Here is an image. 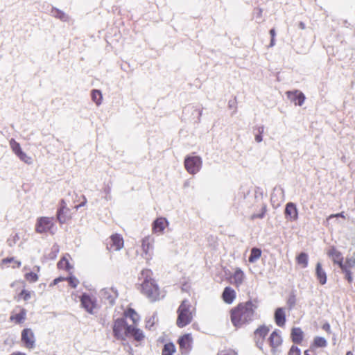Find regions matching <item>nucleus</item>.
Wrapping results in <instances>:
<instances>
[{
    "label": "nucleus",
    "mask_w": 355,
    "mask_h": 355,
    "mask_svg": "<svg viewBox=\"0 0 355 355\" xmlns=\"http://www.w3.org/2000/svg\"><path fill=\"white\" fill-rule=\"evenodd\" d=\"M296 302V299L295 295H291L289 296L288 300H287V304L288 305L289 308H292L294 306Z\"/></svg>",
    "instance_id": "42"
},
{
    "label": "nucleus",
    "mask_w": 355,
    "mask_h": 355,
    "mask_svg": "<svg viewBox=\"0 0 355 355\" xmlns=\"http://www.w3.org/2000/svg\"><path fill=\"white\" fill-rule=\"evenodd\" d=\"M55 227L54 219L52 217H40L35 223V232L39 234H53Z\"/></svg>",
    "instance_id": "7"
},
{
    "label": "nucleus",
    "mask_w": 355,
    "mask_h": 355,
    "mask_svg": "<svg viewBox=\"0 0 355 355\" xmlns=\"http://www.w3.org/2000/svg\"><path fill=\"white\" fill-rule=\"evenodd\" d=\"M266 212V207L264 206L261 209V211L259 214H253L251 216V219L254 220L256 218H262L264 217Z\"/></svg>",
    "instance_id": "41"
},
{
    "label": "nucleus",
    "mask_w": 355,
    "mask_h": 355,
    "mask_svg": "<svg viewBox=\"0 0 355 355\" xmlns=\"http://www.w3.org/2000/svg\"><path fill=\"white\" fill-rule=\"evenodd\" d=\"M275 321L277 326L283 327L286 324V314L283 308H277L275 312Z\"/></svg>",
    "instance_id": "23"
},
{
    "label": "nucleus",
    "mask_w": 355,
    "mask_h": 355,
    "mask_svg": "<svg viewBox=\"0 0 355 355\" xmlns=\"http://www.w3.org/2000/svg\"><path fill=\"white\" fill-rule=\"evenodd\" d=\"M285 218L288 221H295L298 218V210L295 204L288 202L284 211Z\"/></svg>",
    "instance_id": "16"
},
{
    "label": "nucleus",
    "mask_w": 355,
    "mask_h": 355,
    "mask_svg": "<svg viewBox=\"0 0 355 355\" xmlns=\"http://www.w3.org/2000/svg\"><path fill=\"white\" fill-rule=\"evenodd\" d=\"M268 340L270 346L274 349L278 347L282 343V337L277 331H272Z\"/></svg>",
    "instance_id": "24"
},
{
    "label": "nucleus",
    "mask_w": 355,
    "mask_h": 355,
    "mask_svg": "<svg viewBox=\"0 0 355 355\" xmlns=\"http://www.w3.org/2000/svg\"><path fill=\"white\" fill-rule=\"evenodd\" d=\"M9 143L12 152L17 156L22 151L20 144L14 139H11Z\"/></svg>",
    "instance_id": "34"
},
{
    "label": "nucleus",
    "mask_w": 355,
    "mask_h": 355,
    "mask_svg": "<svg viewBox=\"0 0 355 355\" xmlns=\"http://www.w3.org/2000/svg\"><path fill=\"white\" fill-rule=\"evenodd\" d=\"M345 265L347 266V268L350 270L353 266H355V252L354 253V257L352 258H347Z\"/></svg>",
    "instance_id": "39"
},
{
    "label": "nucleus",
    "mask_w": 355,
    "mask_h": 355,
    "mask_svg": "<svg viewBox=\"0 0 355 355\" xmlns=\"http://www.w3.org/2000/svg\"><path fill=\"white\" fill-rule=\"evenodd\" d=\"M124 316L125 318H130L132 322V324L135 327H137L139 322L140 321V316L136 312V311L132 308H128L124 311Z\"/></svg>",
    "instance_id": "26"
},
{
    "label": "nucleus",
    "mask_w": 355,
    "mask_h": 355,
    "mask_svg": "<svg viewBox=\"0 0 355 355\" xmlns=\"http://www.w3.org/2000/svg\"><path fill=\"white\" fill-rule=\"evenodd\" d=\"M105 245L109 252L119 251L123 248L124 240L121 234L115 233L106 240Z\"/></svg>",
    "instance_id": "10"
},
{
    "label": "nucleus",
    "mask_w": 355,
    "mask_h": 355,
    "mask_svg": "<svg viewBox=\"0 0 355 355\" xmlns=\"http://www.w3.org/2000/svg\"><path fill=\"white\" fill-rule=\"evenodd\" d=\"M308 255L304 252H301L296 257V262L298 265L301 266L302 268H306L308 266Z\"/></svg>",
    "instance_id": "30"
},
{
    "label": "nucleus",
    "mask_w": 355,
    "mask_h": 355,
    "mask_svg": "<svg viewBox=\"0 0 355 355\" xmlns=\"http://www.w3.org/2000/svg\"><path fill=\"white\" fill-rule=\"evenodd\" d=\"M346 355H353V354L352 352L349 351L346 353Z\"/></svg>",
    "instance_id": "49"
},
{
    "label": "nucleus",
    "mask_w": 355,
    "mask_h": 355,
    "mask_svg": "<svg viewBox=\"0 0 355 355\" xmlns=\"http://www.w3.org/2000/svg\"><path fill=\"white\" fill-rule=\"evenodd\" d=\"M168 225V222L164 218H158L153 223V232L154 233H162L166 227Z\"/></svg>",
    "instance_id": "22"
},
{
    "label": "nucleus",
    "mask_w": 355,
    "mask_h": 355,
    "mask_svg": "<svg viewBox=\"0 0 355 355\" xmlns=\"http://www.w3.org/2000/svg\"><path fill=\"white\" fill-rule=\"evenodd\" d=\"M24 278L29 283H35L38 281L39 275L35 272H29L25 273Z\"/></svg>",
    "instance_id": "33"
},
{
    "label": "nucleus",
    "mask_w": 355,
    "mask_h": 355,
    "mask_svg": "<svg viewBox=\"0 0 355 355\" xmlns=\"http://www.w3.org/2000/svg\"><path fill=\"white\" fill-rule=\"evenodd\" d=\"M231 278L233 279V284L236 288H239L244 282L245 274L241 268H237L235 269L234 273L231 276Z\"/></svg>",
    "instance_id": "21"
},
{
    "label": "nucleus",
    "mask_w": 355,
    "mask_h": 355,
    "mask_svg": "<svg viewBox=\"0 0 355 355\" xmlns=\"http://www.w3.org/2000/svg\"><path fill=\"white\" fill-rule=\"evenodd\" d=\"M92 101L96 104L100 105L102 101V94L99 90L94 89L92 92Z\"/></svg>",
    "instance_id": "35"
},
{
    "label": "nucleus",
    "mask_w": 355,
    "mask_h": 355,
    "mask_svg": "<svg viewBox=\"0 0 355 355\" xmlns=\"http://www.w3.org/2000/svg\"><path fill=\"white\" fill-rule=\"evenodd\" d=\"M144 279L140 284V292L150 302H155L164 299L166 292L162 289L153 277V272L150 269H144L141 272Z\"/></svg>",
    "instance_id": "2"
},
{
    "label": "nucleus",
    "mask_w": 355,
    "mask_h": 355,
    "mask_svg": "<svg viewBox=\"0 0 355 355\" xmlns=\"http://www.w3.org/2000/svg\"><path fill=\"white\" fill-rule=\"evenodd\" d=\"M176 352V348L173 343H166L162 350V355H173Z\"/></svg>",
    "instance_id": "29"
},
{
    "label": "nucleus",
    "mask_w": 355,
    "mask_h": 355,
    "mask_svg": "<svg viewBox=\"0 0 355 355\" xmlns=\"http://www.w3.org/2000/svg\"><path fill=\"white\" fill-rule=\"evenodd\" d=\"M315 275L317 279L320 282V284L324 285L327 282V275L325 271L322 267V264L320 263H318L315 266Z\"/></svg>",
    "instance_id": "28"
},
{
    "label": "nucleus",
    "mask_w": 355,
    "mask_h": 355,
    "mask_svg": "<svg viewBox=\"0 0 355 355\" xmlns=\"http://www.w3.org/2000/svg\"><path fill=\"white\" fill-rule=\"evenodd\" d=\"M286 95L287 97L295 103V105L301 106L305 101V96L302 92L298 90L287 92Z\"/></svg>",
    "instance_id": "17"
},
{
    "label": "nucleus",
    "mask_w": 355,
    "mask_h": 355,
    "mask_svg": "<svg viewBox=\"0 0 355 355\" xmlns=\"http://www.w3.org/2000/svg\"><path fill=\"white\" fill-rule=\"evenodd\" d=\"M201 159L198 156L187 157L184 160L186 170L191 174H196L200 168Z\"/></svg>",
    "instance_id": "13"
},
{
    "label": "nucleus",
    "mask_w": 355,
    "mask_h": 355,
    "mask_svg": "<svg viewBox=\"0 0 355 355\" xmlns=\"http://www.w3.org/2000/svg\"><path fill=\"white\" fill-rule=\"evenodd\" d=\"M327 255L331 259L335 264H338L342 272L345 274V277L349 283L353 282L352 272L347 268V266L343 263V257L342 253L335 247H331L327 252Z\"/></svg>",
    "instance_id": "5"
},
{
    "label": "nucleus",
    "mask_w": 355,
    "mask_h": 355,
    "mask_svg": "<svg viewBox=\"0 0 355 355\" xmlns=\"http://www.w3.org/2000/svg\"><path fill=\"white\" fill-rule=\"evenodd\" d=\"M10 286L16 293L19 292L17 295L14 297L15 300L17 302L21 300L27 302L31 298L33 294V291L26 289V282L23 280H15L10 284Z\"/></svg>",
    "instance_id": "6"
},
{
    "label": "nucleus",
    "mask_w": 355,
    "mask_h": 355,
    "mask_svg": "<svg viewBox=\"0 0 355 355\" xmlns=\"http://www.w3.org/2000/svg\"><path fill=\"white\" fill-rule=\"evenodd\" d=\"M257 133L255 135V140L257 142H261L262 141V134L264 131V127L260 126L257 128Z\"/></svg>",
    "instance_id": "38"
},
{
    "label": "nucleus",
    "mask_w": 355,
    "mask_h": 355,
    "mask_svg": "<svg viewBox=\"0 0 355 355\" xmlns=\"http://www.w3.org/2000/svg\"><path fill=\"white\" fill-rule=\"evenodd\" d=\"M338 217H340V218H345V216L344 215V212H340V213H338V214H331L329 216V218H338Z\"/></svg>",
    "instance_id": "44"
},
{
    "label": "nucleus",
    "mask_w": 355,
    "mask_h": 355,
    "mask_svg": "<svg viewBox=\"0 0 355 355\" xmlns=\"http://www.w3.org/2000/svg\"><path fill=\"white\" fill-rule=\"evenodd\" d=\"M193 342V338L190 333L185 334L178 338V344L182 354H187L191 350Z\"/></svg>",
    "instance_id": "11"
},
{
    "label": "nucleus",
    "mask_w": 355,
    "mask_h": 355,
    "mask_svg": "<svg viewBox=\"0 0 355 355\" xmlns=\"http://www.w3.org/2000/svg\"><path fill=\"white\" fill-rule=\"evenodd\" d=\"M81 206H82V205H76V206H75V208H76V209H78L80 207H81Z\"/></svg>",
    "instance_id": "50"
},
{
    "label": "nucleus",
    "mask_w": 355,
    "mask_h": 355,
    "mask_svg": "<svg viewBox=\"0 0 355 355\" xmlns=\"http://www.w3.org/2000/svg\"><path fill=\"white\" fill-rule=\"evenodd\" d=\"M322 329H324L327 333H331V327L329 323H325L322 325Z\"/></svg>",
    "instance_id": "45"
},
{
    "label": "nucleus",
    "mask_w": 355,
    "mask_h": 355,
    "mask_svg": "<svg viewBox=\"0 0 355 355\" xmlns=\"http://www.w3.org/2000/svg\"><path fill=\"white\" fill-rule=\"evenodd\" d=\"M69 259H71V257L68 254L63 256L57 263L58 268L70 272L73 266L69 262Z\"/></svg>",
    "instance_id": "25"
},
{
    "label": "nucleus",
    "mask_w": 355,
    "mask_h": 355,
    "mask_svg": "<svg viewBox=\"0 0 355 355\" xmlns=\"http://www.w3.org/2000/svg\"><path fill=\"white\" fill-rule=\"evenodd\" d=\"M80 300L81 306L89 313L93 314L97 306L96 298L89 294L83 293Z\"/></svg>",
    "instance_id": "12"
},
{
    "label": "nucleus",
    "mask_w": 355,
    "mask_h": 355,
    "mask_svg": "<svg viewBox=\"0 0 355 355\" xmlns=\"http://www.w3.org/2000/svg\"><path fill=\"white\" fill-rule=\"evenodd\" d=\"M60 17L61 19H63V20H64V19H65L66 16H65V15H64V13H61V15H60V17Z\"/></svg>",
    "instance_id": "48"
},
{
    "label": "nucleus",
    "mask_w": 355,
    "mask_h": 355,
    "mask_svg": "<svg viewBox=\"0 0 355 355\" xmlns=\"http://www.w3.org/2000/svg\"><path fill=\"white\" fill-rule=\"evenodd\" d=\"M10 355H26V354L24 352H15L12 353Z\"/></svg>",
    "instance_id": "47"
},
{
    "label": "nucleus",
    "mask_w": 355,
    "mask_h": 355,
    "mask_svg": "<svg viewBox=\"0 0 355 355\" xmlns=\"http://www.w3.org/2000/svg\"><path fill=\"white\" fill-rule=\"evenodd\" d=\"M60 207L57 211V219L60 223L63 224L67 223L71 219V214L70 209L67 207V203L64 200H61Z\"/></svg>",
    "instance_id": "14"
},
{
    "label": "nucleus",
    "mask_w": 355,
    "mask_h": 355,
    "mask_svg": "<svg viewBox=\"0 0 355 355\" xmlns=\"http://www.w3.org/2000/svg\"><path fill=\"white\" fill-rule=\"evenodd\" d=\"M112 332L113 336L121 342L126 341L128 338H132L136 342H141L145 338V334L141 329L128 324L123 318L113 321Z\"/></svg>",
    "instance_id": "3"
},
{
    "label": "nucleus",
    "mask_w": 355,
    "mask_h": 355,
    "mask_svg": "<svg viewBox=\"0 0 355 355\" xmlns=\"http://www.w3.org/2000/svg\"><path fill=\"white\" fill-rule=\"evenodd\" d=\"M270 329L266 325L259 326L254 332V338L256 342L263 343Z\"/></svg>",
    "instance_id": "19"
},
{
    "label": "nucleus",
    "mask_w": 355,
    "mask_h": 355,
    "mask_svg": "<svg viewBox=\"0 0 355 355\" xmlns=\"http://www.w3.org/2000/svg\"><path fill=\"white\" fill-rule=\"evenodd\" d=\"M270 34L271 35L270 46H273L275 45V30L274 28H272L270 31Z\"/></svg>",
    "instance_id": "43"
},
{
    "label": "nucleus",
    "mask_w": 355,
    "mask_h": 355,
    "mask_svg": "<svg viewBox=\"0 0 355 355\" xmlns=\"http://www.w3.org/2000/svg\"><path fill=\"white\" fill-rule=\"evenodd\" d=\"M67 281L68 282L69 286L73 288H76L79 284L78 279L76 277L72 275L67 277Z\"/></svg>",
    "instance_id": "37"
},
{
    "label": "nucleus",
    "mask_w": 355,
    "mask_h": 355,
    "mask_svg": "<svg viewBox=\"0 0 355 355\" xmlns=\"http://www.w3.org/2000/svg\"><path fill=\"white\" fill-rule=\"evenodd\" d=\"M55 252H58V248H56V249H55Z\"/></svg>",
    "instance_id": "51"
},
{
    "label": "nucleus",
    "mask_w": 355,
    "mask_h": 355,
    "mask_svg": "<svg viewBox=\"0 0 355 355\" xmlns=\"http://www.w3.org/2000/svg\"><path fill=\"white\" fill-rule=\"evenodd\" d=\"M327 345L326 339L323 337L316 336L313 339L312 344L313 347H325Z\"/></svg>",
    "instance_id": "32"
},
{
    "label": "nucleus",
    "mask_w": 355,
    "mask_h": 355,
    "mask_svg": "<svg viewBox=\"0 0 355 355\" xmlns=\"http://www.w3.org/2000/svg\"><path fill=\"white\" fill-rule=\"evenodd\" d=\"M36 340L35 334L31 328L26 327L21 330V342L25 348L34 349L36 347Z\"/></svg>",
    "instance_id": "8"
},
{
    "label": "nucleus",
    "mask_w": 355,
    "mask_h": 355,
    "mask_svg": "<svg viewBox=\"0 0 355 355\" xmlns=\"http://www.w3.org/2000/svg\"><path fill=\"white\" fill-rule=\"evenodd\" d=\"M291 337L293 343L300 344L304 338V333L300 327H294L291 329Z\"/></svg>",
    "instance_id": "27"
},
{
    "label": "nucleus",
    "mask_w": 355,
    "mask_h": 355,
    "mask_svg": "<svg viewBox=\"0 0 355 355\" xmlns=\"http://www.w3.org/2000/svg\"><path fill=\"white\" fill-rule=\"evenodd\" d=\"M154 242V239L150 236L144 237L141 241L142 250L147 260H150L152 258Z\"/></svg>",
    "instance_id": "15"
},
{
    "label": "nucleus",
    "mask_w": 355,
    "mask_h": 355,
    "mask_svg": "<svg viewBox=\"0 0 355 355\" xmlns=\"http://www.w3.org/2000/svg\"><path fill=\"white\" fill-rule=\"evenodd\" d=\"M258 299L249 300L239 302L232 307L230 311V318L236 329H240L252 322L259 308Z\"/></svg>",
    "instance_id": "1"
},
{
    "label": "nucleus",
    "mask_w": 355,
    "mask_h": 355,
    "mask_svg": "<svg viewBox=\"0 0 355 355\" xmlns=\"http://www.w3.org/2000/svg\"><path fill=\"white\" fill-rule=\"evenodd\" d=\"M0 266L2 268H11L16 269L21 267V262L15 257H6L1 261Z\"/></svg>",
    "instance_id": "18"
},
{
    "label": "nucleus",
    "mask_w": 355,
    "mask_h": 355,
    "mask_svg": "<svg viewBox=\"0 0 355 355\" xmlns=\"http://www.w3.org/2000/svg\"><path fill=\"white\" fill-rule=\"evenodd\" d=\"M288 355H301V351L297 346L293 345L290 348Z\"/></svg>",
    "instance_id": "40"
},
{
    "label": "nucleus",
    "mask_w": 355,
    "mask_h": 355,
    "mask_svg": "<svg viewBox=\"0 0 355 355\" xmlns=\"http://www.w3.org/2000/svg\"><path fill=\"white\" fill-rule=\"evenodd\" d=\"M27 318V311L21 306H17L10 313L9 322L13 324H23Z\"/></svg>",
    "instance_id": "9"
},
{
    "label": "nucleus",
    "mask_w": 355,
    "mask_h": 355,
    "mask_svg": "<svg viewBox=\"0 0 355 355\" xmlns=\"http://www.w3.org/2000/svg\"><path fill=\"white\" fill-rule=\"evenodd\" d=\"M17 157L24 162L27 164H31L33 163V159L31 157L28 156L26 153L23 150L18 154Z\"/></svg>",
    "instance_id": "36"
},
{
    "label": "nucleus",
    "mask_w": 355,
    "mask_h": 355,
    "mask_svg": "<svg viewBox=\"0 0 355 355\" xmlns=\"http://www.w3.org/2000/svg\"><path fill=\"white\" fill-rule=\"evenodd\" d=\"M236 297V291L231 287L227 286L224 288L222 293L223 300L227 304H231L235 300Z\"/></svg>",
    "instance_id": "20"
},
{
    "label": "nucleus",
    "mask_w": 355,
    "mask_h": 355,
    "mask_svg": "<svg viewBox=\"0 0 355 355\" xmlns=\"http://www.w3.org/2000/svg\"><path fill=\"white\" fill-rule=\"evenodd\" d=\"M62 281H67V278L65 277H60L58 278H56L53 280V284H57L58 282H62Z\"/></svg>",
    "instance_id": "46"
},
{
    "label": "nucleus",
    "mask_w": 355,
    "mask_h": 355,
    "mask_svg": "<svg viewBox=\"0 0 355 355\" xmlns=\"http://www.w3.org/2000/svg\"><path fill=\"white\" fill-rule=\"evenodd\" d=\"M261 256V250L257 248H253L251 250V253L249 257L248 261L250 263H254L258 260Z\"/></svg>",
    "instance_id": "31"
},
{
    "label": "nucleus",
    "mask_w": 355,
    "mask_h": 355,
    "mask_svg": "<svg viewBox=\"0 0 355 355\" xmlns=\"http://www.w3.org/2000/svg\"><path fill=\"white\" fill-rule=\"evenodd\" d=\"M195 312L196 309L190 302L188 300H184L177 310V326L183 328L190 324L193 320Z\"/></svg>",
    "instance_id": "4"
}]
</instances>
